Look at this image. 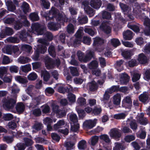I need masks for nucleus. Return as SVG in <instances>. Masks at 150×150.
Here are the masks:
<instances>
[{
  "mask_svg": "<svg viewBox=\"0 0 150 150\" xmlns=\"http://www.w3.org/2000/svg\"><path fill=\"white\" fill-rule=\"evenodd\" d=\"M25 108L24 105L21 103H18L16 106V110L19 113H21L23 112Z\"/></svg>",
  "mask_w": 150,
  "mask_h": 150,
  "instance_id": "bb28decb",
  "label": "nucleus"
},
{
  "mask_svg": "<svg viewBox=\"0 0 150 150\" xmlns=\"http://www.w3.org/2000/svg\"><path fill=\"white\" fill-rule=\"evenodd\" d=\"M38 41L41 44L38 45L35 54L32 57V59L35 60H38L40 53H44L46 51L47 49L45 45L47 44L45 40L43 39H40Z\"/></svg>",
  "mask_w": 150,
  "mask_h": 150,
  "instance_id": "7ed1b4c3",
  "label": "nucleus"
},
{
  "mask_svg": "<svg viewBox=\"0 0 150 150\" xmlns=\"http://www.w3.org/2000/svg\"><path fill=\"white\" fill-rule=\"evenodd\" d=\"M98 136H95L92 137L91 139V144L93 146L95 145L98 142Z\"/></svg>",
  "mask_w": 150,
  "mask_h": 150,
  "instance_id": "774afa93",
  "label": "nucleus"
},
{
  "mask_svg": "<svg viewBox=\"0 0 150 150\" xmlns=\"http://www.w3.org/2000/svg\"><path fill=\"white\" fill-rule=\"evenodd\" d=\"M86 147V144L85 141L82 140L78 143V148L79 149L83 150L85 149Z\"/></svg>",
  "mask_w": 150,
  "mask_h": 150,
  "instance_id": "e433bc0d",
  "label": "nucleus"
},
{
  "mask_svg": "<svg viewBox=\"0 0 150 150\" xmlns=\"http://www.w3.org/2000/svg\"><path fill=\"white\" fill-rule=\"evenodd\" d=\"M69 117L70 120L72 122V124L78 123V119L76 115L74 113H72L69 115Z\"/></svg>",
  "mask_w": 150,
  "mask_h": 150,
  "instance_id": "4c0bfd02",
  "label": "nucleus"
},
{
  "mask_svg": "<svg viewBox=\"0 0 150 150\" xmlns=\"http://www.w3.org/2000/svg\"><path fill=\"white\" fill-rule=\"evenodd\" d=\"M83 32L81 30H79L75 34L76 39L74 41V45L76 46L77 45L81 43V34Z\"/></svg>",
  "mask_w": 150,
  "mask_h": 150,
  "instance_id": "9b49d317",
  "label": "nucleus"
},
{
  "mask_svg": "<svg viewBox=\"0 0 150 150\" xmlns=\"http://www.w3.org/2000/svg\"><path fill=\"white\" fill-rule=\"evenodd\" d=\"M69 69L70 72L73 76H77L79 75L78 70L76 67H71Z\"/></svg>",
  "mask_w": 150,
  "mask_h": 150,
  "instance_id": "09e8293b",
  "label": "nucleus"
},
{
  "mask_svg": "<svg viewBox=\"0 0 150 150\" xmlns=\"http://www.w3.org/2000/svg\"><path fill=\"white\" fill-rule=\"evenodd\" d=\"M15 78L16 81L20 83H26L28 82V80L26 78H23L21 76H16Z\"/></svg>",
  "mask_w": 150,
  "mask_h": 150,
  "instance_id": "f704fd0d",
  "label": "nucleus"
},
{
  "mask_svg": "<svg viewBox=\"0 0 150 150\" xmlns=\"http://www.w3.org/2000/svg\"><path fill=\"white\" fill-rule=\"evenodd\" d=\"M30 19L33 21H38L39 19V18L38 14L36 13H33L30 14Z\"/></svg>",
  "mask_w": 150,
  "mask_h": 150,
  "instance_id": "13d9d810",
  "label": "nucleus"
},
{
  "mask_svg": "<svg viewBox=\"0 0 150 150\" xmlns=\"http://www.w3.org/2000/svg\"><path fill=\"white\" fill-rule=\"evenodd\" d=\"M97 120L94 119L93 120H89L85 121L83 124L84 129H91L93 127L96 125Z\"/></svg>",
  "mask_w": 150,
  "mask_h": 150,
  "instance_id": "9d476101",
  "label": "nucleus"
},
{
  "mask_svg": "<svg viewBox=\"0 0 150 150\" xmlns=\"http://www.w3.org/2000/svg\"><path fill=\"white\" fill-rule=\"evenodd\" d=\"M68 98L71 103H74L76 100V96L74 94L69 93L68 95Z\"/></svg>",
  "mask_w": 150,
  "mask_h": 150,
  "instance_id": "69168bd1",
  "label": "nucleus"
},
{
  "mask_svg": "<svg viewBox=\"0 0 150 150\" xmlns=\"http://www.w3.org/2000/svg\"><path fill=\"white\" fill-rule=\"evenodd\" d=\"M121 97L120 94L117 93L113 97V103L116 105H119L121 101Z\"/></svg>",
  "mask_w": 150,
  "mask_h": 150,
  "instance_id": "393cba45",
  "label": "nucleus"
},
{
  "mask_svg": "<svg viewBox=\"0 0 150 150\" xmlns=\"http://www.w3.org/2000/svg\"><path fill=\"white\" fill-rule=\"evenodd\" d=\"M133 12L136 14H138L141 11L140 7L139 5L137 3L132 4Z\"/></svg>",
  "mask_w": 150,
  "mask_h": 150,
  "instance_id": "5701e85b",
  "label": "nucleus"
},
{
  "mask_svg": "<svg viewBox=\"0 0 150 150\" xmlns=\"http://www.w3.org/2000/svg\"><path fill=\"white\" fill-rule=\"evenodd\" d=\"M31 59L27 57H20L18 59V62L21 64H25L30 62Z\"/></svg>",
  "mask_w": 150,
  "mask_h": 150,
  "instance_id": "a878e982",
  "label": "nucleus"
},
{
  "mask_svg": "<svg viewBox=\"0 0 150 150\" xmlns=\"http://www.w3.org/2000/svg\"><path fill=\"white\" fill-rule=\"evenodd\" d=\"M41 74L42 76L43 77L44 80L47 81L50 77V75L49 73L46 70L42 71Z\"/></svg>",
  "mask_w": 150,
  "mask_h": 150,
  "instance_id": "c756f323",
  "label": "nucleus"
},
{
  "mask_svg": "<svg viewBox=\"0 0 150 150\" xmlns=\"http://www.w3.org/2000/svg\"><path fill=\"white\" fill-rule=\"evenodd\" d=\"M19 37L20 38L24 41L28 40L30 38V36L28 34V33H26L25 32L21 33Z\"/></svg>",
  "mask_w": 150,
  "mask_h": 150,
  "instance_id": "c9c22d12",
  "label": "nucleus"
},
{
  "mask_svg": "<svg viewBox=\"0 0 150 150\" xmlns=\"http://www.w3.org/2000/svg\"><path fill=\"white\" fill-rule=\"evenodd\" d=\"M49 54L52 57H55L56 56V53L55 51L54 47L53 45L50 46L48 50Z\"/></svg>",
  "mask_w": 150,
  "mask_h": 150,
  "instance_id": "3c124183",
  "label": "nucleus"
},
{
  "mask_svg": "<svg viewBox=\"0 0 150 150\" xmlns=\"http://www.w3.org/2000/svg\"><path fill=\"white\" fill-rule=\"evenodd\" d=\"M86 54L84 58H83V54L80 51L77 52V54L79 60L81 62H85L89 61L93 57L94 53L90 50H88L86 51Z\"/></svg>",
  "mask_w": 150,
  "mask_h": 150,
  "instance_id": "20e7f679",
  "label": "nucleus"
},
{
  "mask_svg": "<svg viewBox=\"0 0 150 150\" xmlns=\"http://www.w3.org/2000/svg\"><path fill=\"white\" fill-rule=\"evenodd\" d=\"M104 42V40L99 37H96L94 39L93 45L102 44Z\"/></svg>",
  "mask_w": 150,
  "mask_h": 150,
  "instance_id": "c03bdc74",
  "label": "nucleus"
},
{
  "mask_svg": "<svg viewBox=\"0 0 150 150\" xmlns=\"http://www.w3.org/2000/svg\"><path fill=\"white\" fill-rule=\"evenodd\" d=\"M98 66L97 62L96 61H92L88 65L89 68L90 69H93L96 68Z\"/></svg>",
  "mask_w": 150,
  "mask_h": 150,
  "instance_id": "e2e57ef3",
  "label": "nucleus"
},
{
  "mask_svg": "<svg viewBox=\"0 0 150 150\" xmlns=\"http://www.w3.org/2000/svg\"><path fill=\"white\" fill-rule=\"evenodd\" d=\"M52 110L53 112L56 113L57 115H59V117H62L65 115V114L64 110H59V111L57 110H55L54 108H56L57 109L58 108V106L55 104H53L52 105Z\"/></svg>",
  "mask_w": 150,
  "mask_h": 150,
  "instance_id": "2eb2a0df",
  "label": "nucleus"
},
{
  "mask_svg": "<svg viewBox=\"0 0 150 150\" xmlns=\"http://www.w3.org/2000/svg\"><path fill=\"white\" fill-rule=\"evenodd\" d=\"M120 5L125 14L129 13L131 11L132 9L128 6L122 3H120Z\"/></svg>",
  "mask_w": 150,
  "mask_h": 150,
  "instance_id": "b1692460",
  "label": "nucleus"
},
{
  "mask_svg": "<svg viewBox=\"0 0 150 150\" xmlns=\"http://www.w3.org/2000/svg\"><path fill=\"white\" fill-rule=\"evenodd\" d=\"M7 69L6 67H0V78H2L4 75L7 72Z\"/></svg>",
  "mask_w": 150,
  "mask_h": 150,
  "instance_id": "052dcab7",
  "label": "nucleus"
},
{
  "mask_svg": "<svg viewBox=\"0 0 150 150\" xmlns=\"http://www.w3.org/2000/svg\"><path fill=\"white\" fill-rule=\"evenodd\" d=\"M107 91H105V94L103 95V97L101 99V101L104 104L108 103V100L110 98V96Z\"/></svg>",
  "mask_w": 150,
  "mask_h": 150,
  "instance_id": "49530a36",
  "label": "nucleus"
},
{
  "mask_svg": "<svg viewBox=\"0 0 150 150\" xmlns=\"http://www.w3.org/2000/svg\"><path fill=\"white\" fill-rule=\"evenodd\" d=\"M110 43L113 46L116 47L119 45L120 43L119 40L117 38H113L110 40Z\"/></svg>",
  "mask_w": 150,
  "mask_h": 150,
  "instance_id": "79ce46f5",
  "label": "nucleus"
},
{
  "mask_svg": "<svg viewBox=\"0 0 150 150\" xmlns=\"http://www.w3.org/2000/svg\"><path fill=\"white\" fill-rule=\"evenodd\" d=\"M123 57L125 59H129L133 55L132 52L130 51H125L122 52Z\"/></svg>",
  "mask_w": 150,
  "mask_h": 150,
  "instance_id": "58836bf2",
  "label": "nucleus"
},
{
  "mask_svg": "<svg viewBox=\"0 0 150 150\" xmlns=\"http://www.w3.org/2000/svg\"><path fill=\"white\" fill-rule=\"evenodd\" d=\"M31 28L32 32L33 33H37L38 35H41L45 33V35L47 39L51 40L52 38L51 33L46 31L45 27L40 25L38 23H33L32 25Z\"/></svg>",
  "mask_w": 150,
  "mask_h": 150,
  "instance_id": "f03ea898",
  "label": "nucleus"
},
{
  "mask_svg": "<svg viewBox=\"0 0 150 150\" xmlns=\"http://www.w3.org/2000/svg\"><path fill=\"white\" fill-rule=\"evenodd\" d=\"M109 134L111 138L117 140H119L121 136L120 132L118 129L116 128L111 129L109 132Z\"/></svg>",
  "mask_w": 150,
  "mask_h": 150,
  "instance_id": "423d86ee",
  "label": "nucleus"
},
{
  "mask_svg": "<svg viewBox=\"0 0 150 150\" xmlns=\"http://www.w3.org/2000/svg\"><path fill=\"white\" fill-rule=\"evenodd\" d=\"M13 33L12 29L6 27L4 31H2L0 34V37L2 38H4L6 35H9Z\"/></svg>",
  "mask_w": 150,
  "mask_h": 150,
  "instance_id": "ddd939ff",
  "label": "nucleus"
},
{
  "mask_svg": "<svg viewBox=\"0 0 150 150\" xmlns=\"http://www.w3.org/2000/svg\"><path fill=\"white\" fill-rule=\"evenodd\" d=\"M46 67L48 69H50L54 67V63L52 59L48 57H46L45 59Z\"/></svg>",
  "mask_w": 150,
  "mask_h": 150,
  "instance_id": "4468645a",
  "label": "nucleus"
},
{
  "mask_svg": "<svg viewBox=\"0 0 150 150\" xmlns=\"http://www.w3.org/2000/svg\"><path fill=\"white\" fill-rule=\"evenodd\" d=\"M6 4L8 9L9 11H13L15 10L16 9L15 6L13 5L12 1H8L6 2Z\"/></svg>",
  "mask_w": 150,
  "mask_h": 150,
  "instance_id": "7c9ffc66",
  "label": "nucleus"
},
{
  "mask_svg": "<svg viewBox=\"0 0 150 150\" xmlns=\"http://www.w3.org/2000/svg\"><path fill=\"white\" fill-rule=\"evenodd\" d=\"M31 66L30 64H27L22 66L20 67L21 70L24 72H28L31 70Z\"/></svg>",
  "mask_w": 150,
  "mask_h": 150,
  "instance_id": "2f4dec72",
  "label": "nucleus"
},
{
  "mask_svg": "<svg viewBox=\"0 0 150 150\" xmlns=\"http://www.w3.org/2000/svg\"><path fill=\"white\" fill-rule=\"evenodd\" d=\"M141 117H138L137 119L139 122L141 124L143 125H145L148 123L147 120L146 118H144L143 116L144 115L142 113L141 114Z\"/></svg>",
  "mask_w": 150,
  "mask_h": 150,
  "instance_id": "c85d7f7f",
  "label": "nucleus"
},
{
  "mask_svg": "<svg viewBox=\"0 0 150 150\" xmlns=\"http://www.w3.org/2000/svg\"><path fill=\"white\" fill-rule=\"evenodd\" d=\"M138 60L139 62L142 64H144L147 63L148 61L147 58L143 53L139 54L138 57Z\"/></svg>",
  "mask_w": 150,
  "mask_h": 150,
  "instance_id": "f3484780",
  "label": "nucleus"
},
{
  "mask_svg": "<svg viewBox=\"0 0 150 150\" xmlns=\"http://www.w3.org/2000/svg\"><path fill=\"white\" fill-rule=\"evenodd\" d=\"M17 96L15 95L13 98H7L2 100L3 106L8 108H11L14 105L16 101Z\"/></svg>",
  "mask_w": 150,
  "mask_h": 150,
  "instance_id": "39448f33",
  "label": "nucleus"
},
{
  "mask_svg": "<svg viewBox=\"0 0 150 150\" xmlns=\"http://www.w3.org/2000/svg\"><path fill=\"white\" fill-rule=\"evenodd\" d=\"M100 138L107 144H109L111 142L109 136L107 134H103L100 136Z\"/></svg>",
  "mask_w": 150,
  "mask_h": 150,
  "instance_id": "473e14b6",
  "label": "nucleus"
},
{
  "mask_svg": "<svg viewBox=\"0 0 150 150\" xmlns=\"http://www.w3.org/2000/svg\"><path fill=\"white\" fill-rule=\"evenodd\" d=\"M100 27L106 33H109L111 32V28L107 22L103 23Z\"/></svg>",
  "mask_w": 150,
  "mask_h": 150,
  "instance_id": "a211bd4d",
  "label": "nucleus"
},
{
  "mask_svg": "<svg viewBox=\"0 0 150 150\" xmlns=\"http://www.w3.org/2000/svg\"><path fill=\"white\" fill-rule=\"evenodd\" d=\"M120 81L121 83L125 84L127 82L129 79V77L128 75L125 73H122L120 74Z\"/></svg>",
  "mask_w": 150,
  "mask_h": 150,
  "instance_id": "aec40b11",
  "label": "nucleus"
},
{
  "mask_svg": "<svg viewBox=\"0 0 150 150\" xmlns=\"http://www.w3.org/2000/svg\"><path fill=\"white\" fill-rule=\"evenodd\" d=\"M89 87L90 90L91 91H94L97 90L98 88L97 85L94 81H93L89 83L87 85Z\"/></svg>",
  "mask_w": 150,
  "mask_h": 150,
  "instance_id": "cd10ccee",
  "label": "nucleus"
},
{
  "mask_svg": "<svg viewBox=\"0 0 150 150\" xmlns=\"http://www.w3.org/2000/svg\"><path fill=\"white\" fill-rule=\"evenodd\" d=\"M125 149V147L122 146L120 144L117 142L114 144L113 150H122Z\"/></svg>",
  "mask_w": 150,
  "mask_h": 150,
  "instance_id": "680f3d73",
  "label": "nucleus"
},
{
  "mask_svg": "<svg viewBox=\"0 0 150 150\" xmlns=\"http://www.w3.org/2000/svg\"><path fill=\"white\" fill-rule=\"evenodd\" d=\"M126 115L124 113H120L118 114H115L114 115L113 117L117 120L123 119H124Z\"/></svg>",
  "mask_w": 150,
  "mask_h": 150,
  "instance_id": "864d4df0",
  "label": "nucleus"
},
{
  "mask_svg": "<svg viewBox=\"0 0 150 150\" xmlns=\"http://www.w3.org/2000/svg\"><path fill=\"white\" fill-rule=\"evenodd\" d=\"M7 42L14 43H18L19 42V39L17 38L13 37H9L6 39Z\"/></svg>",
  "mask_w": 150,
  "mask_h": 150,
  "instance_id": "bf43d9fd",
  "label": "nucleus"
},
{
  "mask_svg": "<svg viewBox=\"0 0 150 150\" xmlns=\"http://www.w3.org/2000/svg\"><path fill=\"white\" fill-rule=\"evenodd\" d=\"M42 97V96H39L33 98L29 106V108H33L37 107L40 104V100Z\"/></svg>",
  "mask_w": 150,
  "mask_h": 150,
  "instance_id": "0eeeda50",
  "label": "nucleus"
},
{
  "mask_svg": "<svg viewBox=\"0 0 150 150\" xmlns=\"http://www.w3.org/2000/svg\"><path fill=\"white\" fill-rule=\"evenodd\" d=\"M11 93L13 94H16L18 93L20 90L16 85L14 84L11 87Z\"/></svg>",
  "mask_w": 150,
  "mask_h": 150,
  "instance_id": "6e6d98bb",
  "label": "nucleus"
},
{
  "mask_svg": "<svg viewBox=\"0 0 150 150\" xmlns=\"http://www.w3.org/2000/svg\"><path fill=\"white\" fill-rule=\"evenodd\" d=\"M123 62V61L122 60H120L117 61L116 62V68L117 70L119 72H120L123 70V67L122 66Z\"/></svg>",
  "mask_w": 150,
  "mask_h": 150,
  "instance_id": "72a5a7b5",
  "label": "nucleus"
},
{
  "mask_svg": "<svg viewBox=\"0 0 150 150\" xmlns=\"http://www.w3.org/2000/svg\"><path fill=\"white\" fill-rule=\"evenodd\" d=\"M123 38L125 40H130L132 38V33L129 30H127L123 32Z\"/></svg>",
  "mask_w": 150,
  "mask_h": 150,
  "instance_id": "4be33fe9",
  "label": "nucleus"
},
{
  "mask_svg": "<svg viewBox=\"0 0 150 150\" xmlns=\"http://www.w3.org/2000/svg\"><path fill=\"white\" fill-rule=\"evenodd\" d=\"M139 100L143 103H144L149 100V95L147 93L145 92L141 94L139 96Z\"/></svg>",
  "mask_w": 150,
  "mask_h": 150,
  "instance_id": "6ab92c4d",
  "label": "nucleus"
},
{
  "mask_svg": "<svg viewBox=\"0 0 150 150\" xmlns=\"http://www.w3.org/2000/svg\"><path fill=\"white\" fill-rule=\"evenodd\" d=\"M41 4L46 9L49 8L50 6V4L48 0H40Z\"/></svg>",
  "mask_w": 150,
  "mask_h": 150,
  "instance_id": "8fccbe9b",
  "label": "nucleus"
},
{
  "mask_svg": "<svg viewBox=\"0 0 150 150\" xmlns=\"http://www.w3.org/2000/svg\"><path fill=\"white\" fill-rule=\"evenodd\" d=\"M35 87L32 85H29L26 89V93L31 97H33L35 90Z\"/></svg>",
  "mask_w": 150,
  "mask_h": 150,
  "instance_id": "412c9836",
  "label": "nucleus"
},
{
  "mask_svg": "<svg viewBox=\"0 0 150 150\" xmlns=\"http://www.w3.org/2000/svg\"><path fill=\"white\" fill-rule=\"evenodd\" d=\"M47 27L50 30L55 31L59 28L60 25L59 23L50 22L47 24Z\"/></svg>",
  "mask_w": 150,
  "mask_h": 150,
  "instance_id": "f8f14e48",
  "label": "nucleus"
},
{
  "mask_svg": "<svg viewBox=\"0 0 150 150\" xmlns=\"http://www.w3.org/2000/svg\"><path fill=\"white\" fill-rule=\"evenodd\" d=\"M90 5L95 9L99 8L101 5V2L100 0H91Z\"/></svg>",
  "mask_w": 150,
  "mask_h": 150,
  "instance_id": "dca6fc26",
  "label": "nucleus"
},
{
  "mask_svg": "<svg viewBox=\"0 0 150 150\" xmlns=\"http://www.w3.org/2000/svg\"><path fill=\"white\" fill-rule=\"evenodd\" d=\"M21 8L23 12L26 13L27 12H28L29 10L28 4L26 2L23 3Z\"/></svg>",
  "mask_w": 150,
  "mask_h": 150,
  "instance_id": "4d7b16f0",
  "label": "nucleus"
},
{
  "mask_svg": "<svg viewBox=\"0 0 150 150\" xmlns=\"http://www.w3.org/2000/svg\"><path fill=\"white\" fill-rule=\"evenodd\" d=\"M79 128V125L78 123H73L71 124V130L73 132H77Z\"/></svg>",
  "mask_w": 150,
  "mask_h": 150,
  "instance_id": "37998d69",
  "label": "nucleus"
},
{
  "mask_svg": "<svg viewBox=\"0 0 150 150\" xmlns=\"http://www.w3.org/2000/svg\"><path fill=\"white\" fill-rule=\"evenodd\" d=\"M37 75L36 73L34 72H32L27 77L29 80L34 81L37 78Z\"/></svg>",
  "mask_w": 150,
  "mask_h": 150,
  "instance_id": "5fc2aeb1",
  "label": "nucleus"
},
{
  "mask_svg": "<svg viewBox=\"0 0 150 150\" xmlns=\"http://www.w3.org/2000/svg\"><path fill=\"white\" fill-rule=\"evenodd\" d=\"M45 17L47 21L52 20L54 21L55 20L57 21H59L60 23L67 22L68 21V18L65 15L63 16L60 14L58 11L53 7L52 8L49 13L45 16Z\"/></svg>",
  "mask_w": 150,
  "mask_h": 150,
  "instance_id": "f257e3e1",
  "label": "nucleus"
},
{
  "mask_svg": "<svg viewBox=\"0 0 150 150\" xmlns=\"http://www.w3.org/2000/svg\"><path fill=\"white\" fill-rule=\"evenodd\" d=\"M82 4L84 6V9L85 11L89 15L90 17L93 16L94 15V13L93 9L88 6V2L85 1L82 2Z\"/></svg>",
  "mask_w": 150,
  "mask_h": 150,
  "instance_id": "1a4fd4ad",
  "label": "nucleus"
},
{
  "mask_svg": "<svg viewBox=\"0 0 150 150\" xmlns=\"http://www.w3.org/2000/svg\"><path fill=\"white\" fill-rule=\"evenodd\" d=\"M124 102L125 105H128V108H130L131 106L132 102L129 96H127L123 100Z\"/></svg>",
  "mask_w": 150,
  "mask_h": 150,
  "instance_id": "603ef678",
  "label": "nucleus"
},
{
  "mask_svg": "<svg viewBox=\"0 0 150 150\" xmlns=\"http://www.w3.org/2000/svg\"><path fill=\"white\" fill-rule=\"evenodd\" d=\"M42 111L43 113H46L49 112L50 110V107L47 105H44L41 106Z\"/></svg>",
  "mask_w": 150,
  "mask_h": 150,
  "instance_id": "0e129e2a",
  "label": "nucleus"
},
{
  "mask_svg": "<svg viewBox=\"0 0 150 150\" xmlns=\"http://www.w3.org/2000/svg\"><path fill=\"white\" fill-rule=\"evenodd\" d=\"M144 24L145 26L144 30V34L146 35H150V20L145 17L144 20Z\"/></svg>",
  "mask_w": 150,
  "mask_h": 150,
  "instance_id": "6e6552de",
  "label": "nucleus"
},
{
  "mask_svg": "<svg viewBox=\"0 0 150 150\" xmlns=\"http://www.w3.org/2000/svg\"><path fill=\"white\" fill-rule=\"evenodd\" d=\"M132 76V80L133 81L135 82L139 80L141 74L137 73H135L133 72H131Z\"/></svg>",
  "mask_w": 150,
  "mask_h": 150,
  "instance_id": "de8ad7c7",
  "label": "nucleus"
},
{
  "mask_svg": "<svg viewBox=\"0 0 150 150\" xmlns=\"http://www.w3.org/2000/svg\"><path fill=\"white\" fill-rule=\"evenodd\" d=\"M65 124L64 121L63 120H60L58 121L57 123L54 125V128L55 129H57L58 128L62 127Z\"/></svg>",
  "mask_w": 150,
  "mask_h": 150,
  "instance_id": "a19ab883",
  "label": "nucleus"
},
{
  "mask_svg": "<svg viewBox=\"0 0 150 150\" xmlns=\"http://www.w3.org/2000/svg\"><path fill=\"white\" fill-rule=\"evenodd\" d=\"M131 128L133 130H136L137 128V125L135 120L131 121L129 123Z\"/></svg>",
  "mask_w": 150,
  "mask_h": 150,
  "instance_id": "338daca9",
  "label": "nucleus"
},
{
  "mask_svg": "<svg viewBox=\"0 0 150 150\" xmlns=\"http://www.w3.org/2000/svg\"><path fill=\"white\" fill-rule=\"evenodd\" d=\"M3 52L7 54H11L12 53L11 47L10 46H7L5 47L2 49Z\"/></svg>",
  "mask_w": 150,
  "mask_h": 150,
  "instance_id": "a18cd8bd",
  "label": "nucleus"
},
{
  "mask_svg": "<svg viewBox=\"0 0 150 150\" xmlns=\"http://www.w3.org/2000/svg\"><path fill=\"white\" fill-rule=\"evenodd\" d=\"M67 29L68 33L71 34L74 33L75 27L72 24L70 23L67 26Z\"/></svg>",
  "mask_w": 150,
  "mask_h": 150,
  "instance_id": "ea45409f",
  "label": "nucleus"
}]
</instances>
